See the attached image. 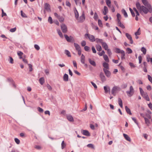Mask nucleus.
<instances>
[{"label":"nucleus","instance_id":"obj_34","mask_svg":"<svg viewBox=\"0 0 152 152\" xmlns=\"http://www.w3.org/2000/svg\"><path fill=\"white\" fill-rule=\"evenodd\" d=\"M65 54L67 56L69 57H70L71 56L70 53L69 51L67 50H65Z\"/></svg>","mask_w":152,"mask_h":152},{"label":"nucleus","instance_id":"obj_56","mask_svg":"<svg viewBox=\"0 0 152 152\" xmlns=\"http://www.w3.org/2000/svg\"><path fill=\"white\" fill-rule=\"evenodd\" d=\"M28 67L29 69V71L30 72H31L33 70V69L32 68V65L31 64H28Z\"/></svg>","mask_w":152,"mask_h":152},{"label":"nucleus","instance_id":"obj_28","mask_svg":"<svg viewBox=\"0 0 152 152\" xmlns=\"http://www.w3.org/2000/svg\"><path fill=\"white\" fill-rule=\"evenodd\" d=\"M125 110L126 112L130 115H132L130 109L126 106L125 107Z\"/></svg>","mask_w":152,"mask_h":152},{"label":"nucleus","instance_id":"obj_3","mask_svg":"<svg viewBox=\"0 0 152 152\" xmlns=\"http://www.w3.org/2000/svg\"><path fill=\"white\" fill-rule=\"evenodd\" d=\"M85 37H87L89 40L91 42H94L95 41V38L94 36L93 35L88 34H85Z\"/></svg>","mask_w":152,"mask_h":152},{"label":"nucleus","instance_id":"obj_54","mask_svg":"<svg viewBox=\"0 0 152 152\" xmlns=\"http://www.w3.org/2000/svg\"><path fill=\"white\" fill-rule=\"evenodd\" d=\"M105 52L104 50L102 51L100 53H98V54L100 56H102V55L103 56L104 55Z\"/></svg>","mask_w":152,"mask_h":152},{"label":"nucleus","instance_id":"obj_15","mask_svg":"<svg viewBox=\"0 0 152 152\" xmlns=\"http://www.w3.org/2000/svg\"><path fill=\"white\" fill-rule=\"evenodd\" d=\"M142 96L144 97L147 100L149 101L150 99L149 97L147 94V93L146 92H145L142 95Z\"/></svg>","mask_w":152,"mask_h":152},{"label":"nucleus","instance_id":"obj_43","mask_svg":"<svg viewBox=\"0 0 152 152\" xmlns=\"http://www.w3.org/2000/svg\"><path fill=\"white\" fill-rule=\"evenodd\" d=\"M84 49L86 51H90V48L87 46H85L84 47Z\"/></svg>","mask_w":152,"mask_h":152},{"label":"nucleus","instance_id":"obj_11","mask_svg":"<svg viewBox=\"0 0 152 152\" xmlns=\"http://www.w3.org/2000/svg\"><path fill=\"white\" fill-rule=\"evenodd\" d=\"M45 8L48 12H50L51 11L50 8V5L47 3H46L45 4Z\"/></svg>","mask_w":152,"mask_h":152},{"label":"nucleus","instance_id":"obj_5","mask_svg":"<svg viewBox=\"0 0 152 152\" xmlns=\"http://www.w3.org/2000/svg\"><path fill=\"white\" fill-rule=\"evenodd\" d=\"M61 29L63 33H66L67 31V26L64 24H62L61 25Z\"/></svg>","mask_w":152,"mask_h":152},{"label":"nucleus","instance_id":"obj_38","mask_svg":"<svg viewBox=\"0 0 152 152\" xmlns=\"http://www.w3.org/2000/svg\"><path fill=\"white\" fill-rule=\"evenodd\" d=\"M61 149H63L66 146V144L64 143V141H63L61 144Z\"/></svg>","mask_w":152,"mask_h":152},{"label":"nucleus","instance_id":"obj_61","mask_svg":"<svg viewBox=\"0 0 152 152\" xmlns=\"http://www.w3.org/2000/svg\"><path fill=\"white\" fill-rule=\"evenodd\" d=\"M81 45L82 46H84L86 44V42L85 41H83L81 42Z\"/></svg>","mask_w":152,"mask_h":152},{"label":"nucleus","instance_id":"obj_55","mask_svg":"<svg viewBox=\"0 0 152 152\" xmlns=\"http://www.w3.org/2000/svg\"><path fill=\"white\" fill-rule=\"evenodd\" d=\"M46 86H47V88L50 91H51L52 90V87L50 85H49V84H47Z\"/></svg>","mask_w":152,"mask_h":152},{"label":"nucleus","instance_id":"obj_16","mask_svg":"<svg viewBox=\"0 0 152 152\" xmlns=\"http://www.w3.org/2000/svg\"><path fill=\"white\" fill-rule=\"evenodd\" d=\"M103 66L104 67V68L107 69H109V64L105 62H104L103 63Z\"/></svg>","mask_w":152,"mask_h":152},{"label":"nucleus","instance_id":"obj_22","mask_svg":"<svg viewBox=\"0 0 152 152\" xmlns=\"http://www.w3.org/2000/svg\"><path fill=\"white\" fill-rule=\"evenodd\" d=\"M63 80L65 81H67L68 80V75L66 74H65L63 77Z\"/></svg>","mask_w":152,"mask_h":152},{"label":"nucleus","instance_id":"obj_4","mask_svg":"<svg viewBox=\"0 0 152 152\" xmlns=\"http://www.w3.org/2000/svg\"><path fill=\"white\" fill-rule=\"evenodd\" d=\"M134 93V88L132 86H131L130 87V91H127L126 93L129 96H131L133 95Z\"/></svg>","mask_w":152,"mask_h":152},{"label":"nucleus","instance_id":"obj_27","mask_svg":"<svg viewBox=\"0 0 152 152\" xmlns=\"http://www.w3.org/2000/svg\"><path fill=\"white\" fill-rule=\"evenodd\" d=\"M118 103L119 106L121 108L123 107V103L122 100L120 98H119L118 99Z\"/></svg>","mask_w":152,"mask_h":152},{"label":"nucleus","instance_id":"obj_23","mask_svg":"<svg viewBox=\"0 0 152 152\" xmlns=\"http://www.w3.org/2000/svg\"><path fill=\"white\" fill-rule=\"evenodd\" d=\"M85 56L83 54H82L81 55V62L83 64H85Z\"/></svg>","mask_w":152,"mask_h":152},{"label":"nucleus","instance_id":"obj_35","mask_svg":"<svg viewBox=\"0 0 152 152\" xmlns=\"http://www.w3.org/2000/svg\"><path fill=\"white\" fill-rule=\"evenodd\" d=\"M57 33L60 37L61 38H63V35L61 31L59 29H57Z\"/></svg>","mask_w":152,"mask_h":152},{"label":"nucleus","instance_id":"obj_1","mask_svg":"<svg viewBox=\"0 0 152 152\" xmlns=\"http://www.w3.org/2000/svg\"><path fill=\"white\" fill-rule=\"evenodd\" d=\"M136 5L137 9L141 14L144 13L145 14H146L148 12L151 13L152 12V7L151 6L148 5V7L141 6L140 3L138 2H136Z\"/></svg>","mask_w":152,"mask_h":152},{"label":"nucleus","instance_id":"obj_14","mask_svg":"<svg viewBox=\"0 0 152 152\" xmlns=\"http://www.w3.org/2000/svg\"><path fill=\"white\" fill-rule=\"evenodd\" d=\"M67 119L70 121L73 122L74 119L72 116L71 115H68L66 116Z\"/></svg>","mask_w":152,"mask_h":152},{"label":"nucleus","instance_id":"obj_41","mask_svg":"<svg viewBox=\"0 0 152 152\" xmlns=\"http://www.w3.org/2000/svg\"><path fill=\"white\" fill-rule=\"evenodd\" d=\"M126 50L128 54H130L132 52V50L129 48H127L126 49Z\"/></svg>","mask_w":152,"mask_h":152},{"label":"nucleus","instance_id":"obj_50","mask_svg":"<svg viewBox=\"0 0 152 152\" xmlns=\"http://www.w3.org/2000/svg\"><path fill=\"white\" fill-rule=\"evenodd\" d=\"M17 54L19 56H22L23 54L22 52L20 51H18L17 52Z\"/></svg>","mask_w":152,"mask_h":152},{"label":"nucleus","instance_id":"obj_44","mask_svg":"<svg viewBox=\"0 0 152 152\" xmlns=\"http://www.w3.org/2000/svg\"><path fill=\"white\" fill-rule=\"evenodd\" d=\"M87 146L89 148L94 149V145L92 144H89L87 145Z\"/></svg>","mask_w":152,"mask_h":152},{"label":"nucleus","instance_id":"obj_64","mask_svg":"<svg viewBox=\"0 0 152 152\" xmlns=\"http://www.w3.org/2000/svg\"><path fill=\"white\" fill-rule=\"evenodd\" d=\"M117 20L118 19H120L121 18V16L120 14L118 13H117Z\"/></svg>","mask_w":152,"mask_h":152},{"label":"nucleus","instance_id":"obj_63","mask_svg":"<svg viewBox=\"0 0 152 152\" xmlns=\"http://www.w3.org/2000/svg\"><path fill=\"white\" fill-rule=\"evenodd\" d=\"M92 50L93 52L94 53H96V49L93 46L92 47Z\"/></svg>","mask_w":152,"mask_h":152},{"label":"nucleus","instance_id":"obj_24","mask_svg":"<svg viewBox=\"0 0 152 152\" xmlns=\"http://www.w3.org/2000/svg\"><path fill=\"white\" fill-rule=\"evenodd\" d=\"M74 12L75 18L76 19H78V18L79 14L77 10L75 8H74Z\"/></svg>","mask_w":152,"mask_h":152},{"label":"nucleus","instance_id":"obj_6","mask_svg":"<svg viewBox=\"0 0 152 152\" xmlns=\"http://www.w3.org/2000/svg\"><path fill=\"white\" fill-rule=\"evenodd\" d=\"M99 77L101 81L102 82H104L106 81V78L103 72H101L99 74Z\"/></svg>","mask_w":152,"mask_h":152},{"label":"nucleus","instance_id":"obj_30","mask_svg":"<svg viewBox=\"0 0 152 152\" xmlns=\"http://www.w3.org/2000/svg\"><path fill=\"white\" fill-rule=\"evenodd\" d=\"M39 81L40 84L42 85L45 82V79L44 77H42L40 78L39 79Z\"/></svg>","mask_w":152,"mask_h":152},{"label":"nucleus","instance_id":"obj_58","mask_svg":"<svg viewBox=\"0 0 152 152\" xmlns=\"http://www.w3.org/2000/svg\"><path fill=\"white\" fill-rule=\"evenodd\" d=\"M148 80L152 83V77L149 75H148Z\"/></svg>","mask_w":152,"mask_h":152},{"label":"nucleus","instance_id":"obj_42","mask_svg":"<svg viewBox=\"0 0 152 152\" xmlns=\"http://www.w3.org/2000/svg\"><path fill=\"white\" fill-rule=\"evenodd\" d=\"M132 120L134 121V122L137 124L139 128H140V127L139 126L138 123L137 121L136 118H132Z\"/></svg>","mask_w":152,"mask_h":152},{"label":"nucleus","instance_id":"obj_8","mask_svg":"<svg viewBox=\"0 0 152 152\" xmlns=\"http://www.w3.org/2000/svg\"><path fill=\"white\" fill-rule=\"evenodd\" d=\"M79 22H82L85 20V14L84 12H83L82 15L79 18L77 19Z\"/></svg>","mask_w":152,"mask_h":152},{"label":"nucleus","instance_id":"obj_36","mask_svg":"<svg viewBox=\"0 0 152 152\" xmlns=\"http://www.w3.org/2000/svg\"><path fill=\"white\" fill-rule=\"evenodd\" d=\"M95 40L97 43H100L102 44V43L103 42L102 39L98 38L96 39H95Z\"/></svg>","mask_w":152,"mask_h":152},{"label":"nucleus","instance_id":"obj_21","mask_svg":"<svg viewBox=\"0 0 152 152\" xmlns=\"http://www.w3.org/2000/svg\"><path fill=\"white\" fill-rule=\"evenodd\" d=\"M123 134L124 137L129 142L131 141V138L127 134Z\"/></svg>","mask_w":152,"mask_h":152},{"label":"nucleus","instance_id":"obj_25","mask_svg":"<svg viewBox=\"0 0 152 152\" xmlns=\"http://www.w3.org/2000/svg\"><path fill=\"white\" fill-rule=\"evenodd\" d=\"M74 44L76 50H78L80 49V46L77 44L74 43Z\"/></svg>","mask_w":152,"mask_h":152},{"label":"nucleus","instance_id":"obj_12","mask_svg":"<svg viewBox=\"0 0 152 152\" xmlns=\"http://www.w3.org/2000/svg\"><path fill=\"white\" fill-rule=\"evenodd\" d=\"M64 36L65 39L68 42H71V40L73 38L71 36L69 37L68 35H67L66 34L64 35Z\"/></svg>","mask_w":152,"mask_h":152},{"label":"nucleus","instance_id":"obj_62","mask_svg":"<svg viewBox=\"0 0 152 152\" xmlns=\"http://www.w3.org/2000/svg\"><path fill=\"white\" fill-rule=\"evenodd\" d=\"M91 84L93 86H94V88H95L96 89L97 88V86L94 83L92 82H91Z\"/></svg>","mask_w":152,"mask_h":152},{"label":"nucleus","instance_id":"obj_53","mask_svg":"<svg viewBox=\"0 0 152 152\" xmlns=\"http://www.w3.org/2000/svg\"><path fill=\"white\" fill-rule=\"evenodd\" d=\"M98 18V15L96 12H95L94 13V19L96 20Z\"/></svg>","mask_w":152,"mask_h":152},{"label":"nucleus","instance_id":"obj_9","mask_svg":"<svg viewBox=\"0 0 152 152\" xmlns=\"http://www.w3.org/2000/svg\"><path fill=\"white\" fill-rule=\"evenodd\" d=\"M104 89L106 93H109L110 94V87L108 86H104Z\"/></svg>","mask_w":152,"mask_h":152},{"label":"nucleus","instance_id":"obj_57","mask_svg":"<svg viewBox=\"0 0 152 152\" xmlns=\"http://www.w3.org/2000/svg\"><path fill=\"white\" fill-rule=\"evenodd\" d=\"M34 47L35 49H36L37 50H39L40 49V47L39 45H37L35 44L34 45Z\"/></svg>","mask_w":152,"mask_h":152},{"label":"nucleus","instance_id":"obj_7","mask_svg":"<svg viewBox=\"0 0 152 152\" xmlns=\"http://www.w3.org/2000/svg\"><path fill=\"white\" fill-rule=\"evenodd\" d=\"M103 70L106 77L108 78L110 77L111 75L110 72L107 69L104 68H103Z\"/></svg>","mask_w":152,"mask_h":152},{"label":"nucleus","instance_id":"obj_40","mask_svg":"<svg viewBox=\"0 0 152 152\" xmlns=\"http://www.w3.org/2000/svg\"><path fill=\"white\" fill-rule=\"evenodd\" d=\"M106 2L108 6L109 7H110L111 4V1L110 0H106Z\"/></svg>","mask_w":152,"mask_h":152},{"label":"nucleus","instance_id":"obj_37","mask_svg":"<svg viewBox=\"0 0 152 152\" xmlns=\"http://www.w3.org/2000/svg\"><path fill=\"white\" fill-rule=\"evenodd\" d=\"M144 120L145 124H146L148 125H149L150 124V122L149 120L146 117L144 118Z\"/></svg>","mask_w":152,"mask_h":152},{"label":"nucleus","instance_id":"obj_47","mask_svg":"<svg viewBox=\"0 0 152 152\" xmlns=\"http://www.w3.org/2000/svg\"><path fill=\"white\" fill-rule=\"evenodd\" d=\"M21 16L23 18H26L27 16L24 13H23V11L21 10L20 11Z\"/></svg>","mask_w":152,"mask_h":152},{"label":"nucleus","instance_id":"obj_20","mask_svg":"<svg viewBox=\"0 0 152 152\" xmlns=\"http://www.w3.org/2000/svg\"><path fill=\"white\" fill-rule=\"evenodd\" d=\"M103 48L105 50H107L108 49V46L107 44L105 42H103L102 44Z\"/></svg>","mask_w":152,"mask_h":152},{"label":"nucleus","instance_id":"obj_48","mask_svg":"<svg viewBox=\"0 0 152 152\" xmlns=\"http://www.w3.org/2000/svg\"><path fill=\"white\" fill-rule=\"evenodd\" d=\"M58 19L60 22H63L64 20V18L60 16Z\"/></svg>","mask_w":152,"mask_h":152},{"label":"nucleus","instance_id":"obj_10","mask_svg":"<svg viewBox=\"0 0 152 152\" xmlns=\"http://www.w3.org/2000/svg\"><path fill=\"white\" fill-rule=\"evenodd\" d=\"M126 36L127 38L130 41V43L131 44H132L133 43V41L132 39V37L128 33L126 34Z\"/></svg>","mask_w":152,"mask_h":152},{"label":"nucleus","instance_id":"obj_19","mask_svg":"<svg viewBox=\"0 0 152 152\" xmlns=\"http://www.w3.org/2000/svg\"><path fill=\"white\" fill-rule=\"evenodd\" d=\"M104 11L103 12V14L104 15H106L108 12V9L106 6H104Z\"/></svg>","mask_w":152,"mask_h":152},{"label":"nucleus","instance_id":"obj_51","mask_svg":"<svg viewBox=\"0 0 152 152\" xmlns=\"http://www.w3.org/2000/svg\"><path fill=\"white\" fill-rule=\"evenodd\" d=\"M48 21L50 24H52L53 23L52 19V18L50 16L49 17Z\"/></svg>","mask_w":152,"mask_h":152},{"label":"nucleus","instance_id":"obj_39","mask_svg":"<svg viewBox=\"0 0 152 152\" xmlns=\"http://www.w3.org/2000/svg\"><path fill=\"white\" fill-rule=\"evenodd\" d=\"M13 59L12 58L11 56H9V59H8V61H9V62L11 64H12L13 63Z\"/></svg>","mask_w":152,"mask_h":152},{"label":"nucleus","instance_id":"obj_13","mask_svg":"<svg viewBox=\"0 0 152 152\" xmlns=\"http://www.w3.org/2000/svg\"><path fill=\"white\" fill-rule=\"evenodd\" d=\"M142 2L145 7H148V5L151 6V5L149 4L147 0H142Z\"/></svg>","mask_w":152,"mask_h":152},{"label":"nucleus","instance_id":"obj_26","mask_svg":"<svg viewBox=\"0 0 152 152\" xmlns=\"http://www.w3.org/2000/svg\"><path fill=\"white\" fill-rule=\"evenodd\" d=\"M115 52L117 53H121L124 51L123 50H121L119 48H116L115 49Z\"/></svg>","mask_w":152,"mask_h":152},{"label":"nucleus","instance_id":"obj_33","mask_svg":"<svg viewBox=\"0 0 152 152\" xmlns=\"http://www.w3.org/2000/svg\"><path fill=\"white\" fill-rule=\"evenodd\" d=\"M141 51L143 53L144 55L146 54V49L144 47H142L141 48Z\"/></svg>","mask_w":152,"mask_h":152},{"label":"nucleus","instance_id":"obj_32","mask_svg":"<svg viewBox=\"0 0 152 152\" xmlns=\"http://www.w3.org/2000/svg\"><path fill=\"white\" fill-rule=\"evenodd\" d=\"M96 48L97 50L99 51H101L102 50V48L100 45H97L96 46Z\"/></svg>","mask_w":152,"mask_h":152},{"label":"nucleus","instance_id":"obj_18","mask_svg":"<svg viewBox=\"0 0 152 152\" xmlns=\"http://www.w3.org/2000/svg\"><path fill=\"white\" fill-rule=\"evenodd\" d=\"M88 60L89 63L91 65L94 66H96V63L94 61L92 60L91 58H88Z\"/></svg>","mask_w":152,"mask_h":152},{"label":"nucleus","instance_id":"obj_31","mask_svg":"<svg viewBox=\"0 0 152 152\" xmlns=\"http://www.w3.org/2000/svg\"><path fill=\"white\" fill-rule=\"evenodd\" d=\"M103 58L104 60L107 62H109V60L107 56L106 55H104Z\"/></svg>","mask_w":152,"mask_h":152},{"label":"nucleus","instance_id":"obj_2","mask_svg":"<svg viewBox=\"0 0 152 152\" xmlns=\"http://www.w3.org/2000/svg\"><path fill=\"white\" fill-rule=\"evenodd\" d=\"M121 90L120 88L118 86H114L112 89L111 93L114 96H115L116 93Z\"/></svg>","mask_w":152,"mask_h":152},{"label":"nucleus","instance_id":"obj_60","mask_svg":"<svg viewBox=\"0 0 152 152\" xmlns=\"http://www.w3.org/2000/svg\"><path fill=\"white\" fill-rule=\"evenodd\" d=\"M16 30V28H11L10 29V31L11 32H15Z\"/></svg>","mask_w":152,"mask_h":152},{"label":"nucleus","instance_id":"obj_59","mask_svg":"<svg viewBox=\"0 0 152 152\" xmlns=\"http://www.w3.org/2000/svg\"><path fill=\"white\" fill-rule=\"evenodd\" d=\"M138 58L139 60V63L140 64L141 63L142 60V57L141 56H139Z\"/></svg>","mask_w":152,"mask_h":152},{"label":"nucleus","instance_id":"obj_52","mask_svg":"<svg viewBox=\"0 0 152 152\" xmlns=\"http://www.w3.org/2000/svg\"><path fill=\"white\" fill-rule=\"evenodd\" d=\"M121 58L122 59H124L125 58V54L124 52V51L123 52L121 53Z\"/></svg>","mask_w":152,"mask_h":152},{"label":"nucleus","instance_id":"obj_46","mask_svg":"<svg viewBox=\"0 0 152 152\" xmlns=\"http://www.w3.org/2000/svg\"><path fill=\"white\" fill-rule=\"evenodd\" d=\"M106 50L107 51V54L109 56H110L112 55V53L110 50L109 49H107Z\"/></svg>","mask_w":152,"mask_h":152},{"label":"nucleus","instance_id":"obj_17","mask_svg":"<svg viewBox=\"0 0 152 152\" xmlns=\"http://www.w3.org/2000/svg\"><path fill=\"white\" fill-rule=\"evenodd\" d=\"M82 133L83 135L87 136H89L90 135V133L87 130H83Z\"/></svg>","mask_w":152,"mask_h":152},{"label":"nucleus","instance_id":"obj_29","mask_svg":"<svg viewBox=\"0 0 152 152\" xmlns=\"http://www.w3.org/2000/svg\"><path fill=\"white\" fill-rule=\"evenodd\" d=\"M121 12L123 14L124 17L125 18H127L128 17L127 13L124 9H123L122 10Z\"/></svg>","mask_w":152,"mask_h":152},{"label":"nucleus","instance_id":"obj_45","mask_svg":"<svg viewBox=\"0 0 152 152\" xmlns=\"http://www.w3.org/2000/svg\"><path fill=\"white\" fill-rule=\"evenodd\" d=\"M98 24L99 26L100 27H102V23L100 20L99 19L98 20Z\"/></svg>","mask_w":152,"mask_h":152},{"label":"nucleus","instance_id":"obj_49","mask_svg":"<svg viewBox=\"0 0 152 152\" xmlns=\"http://www.w3.org/2000/svg\"><path fill=\"white\" fill-rule=\"evenodd\" d=\"M14 140L15 142L17 144H19L20 143V141L18 138H15L14 139Z\"/></svg>","mask_w":152,"mask_h":152}]
</instances>
